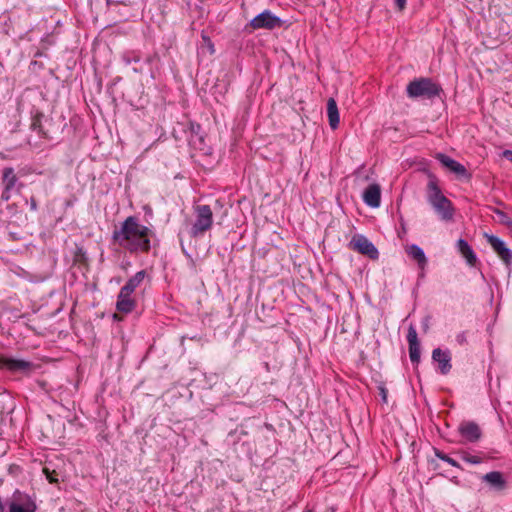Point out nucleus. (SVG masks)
<instances>
[{
    "label": "nucleus",
    "instance_id": "nucleus-24",
    "mask_svg": "<svg viewBox=\"0 0 512 512\" xmlns=\"http://www.w3.org/2000/svg\"><path fill=\"white\" fill-rule=\"evenodd\" d=\"M40 115L36 116L34 119H33V122L31 124V129L33 131H37V133L39 135H43L44 136V132L42 130V127H41V119H40Z\"/></svg>",
    "mask_w": 512,
    "mask_h": 512
},
{
    "label": "nucleus",
    "instance_id": "nucleus-21",
    "mask_svg": "<svg viewBox=\"0 0 512 512\" xmlns=\"http://www.w3.org/2000/svg\"><path fill=\"white\" fill-rule=\"evenodd\" d=\"M145 275L146 272L144 270L138 271L126 282V284L121 289H124L125 292L128 291L133 293L135 289L143 282Z\"/></svg>",
    "mask_w": 512,
    "mask_h": 512
},
{
    "label": "nucleus",
    "instance_id": "nucleus-9",
    "mask_svg": "<svg viewBox=\"0 0 512 512\" xmlns=\"http://www.w3.org/2000/svg\"><path fill=\"white\" fill-rule=\"evenodd\" d=\"M458 432L467 442L475 443L482 437L481 428L474 421H462L459 424Z\"/></svg>",
    "mask_w": 512,
    "mask_h": 512
},
{
    "label": "nucleus",
    "instance_id": "nucleus-18",
    "mask_svg": "<svg viewBox=\"0 0 512 512\" xmlns=\"http://www.w3.org/2000/svg\"><path fill=\"white\" fill-rule=\"evenodd\" d=\"M327 115L330 127L332 129H336L339 125L340 117L337 103L334 98H329L327 101Z\"/></svg>",
    "mask_w": 512,
    "mask_h": 512
},
{
    "label": "nucleus",
    "instance_id": "nucleus-30",
    "mask_svg": "<svg viewBox=\"0 0 512 512\" xmlns=\"http://www.w3.org/2000/svg\"><path fill=\"white\" fill-rule=\"evenodd\" d=\"M503 156L512 162V151L511 150H505L503 152Z\"/></svg>",
    "mask_w": 512,
    "mask_h": 512
},
{
    "label": "nucleus",
    "instance_id": "nucleus-17",
    "mask_svg": "<svg viewBox=\"0 0 512 512\" xmlns=\"http://www.w3.org/2000/svg\"><path fill=\"white\" fill-rule=\"evenodd\" d=\"M482 479L497 491H501L506 488V481L503 475L498 471L489 472L485 474Z\"/></svg>",
    "mask_w": 512,
    "mask_h": 512
},
{
    "label": "nucleus",
    "instance_id": "nucleus-20",
    "mask_svg": "<svg viewBox=\"0 0 512 512\" xmlns=\"http://www.w3.org/2000/svg\"><path fill=\"white\" fill-rule=\"evenodd\" d=\"M2 182L4 187L8 189H14L17 182L18 177L16 176L14 169L12 167H5L2 171Z\"/></svg>",
    "mask_w": 512,
    "mask_h": 512
},
{
    "label": "nucleus",
    "instance_id": "nucleus-15",
    "mask_svg": "<svg viewBox=\"0 0 512 512\" xmlns=\"http://www.w3.org/2000/svg\"><path fill=\"white\" fill-rule=\"evenodd\" d=\"M132 293L121 289L118 297L116 308L119 312L130 313L135 308V300L131 297Z\"/></svg>",
    "mask_w": 512,
    "mask_h": 512
},
{
    "label": "nucleus",
    "instance_id": "nucleus-26",
    "mask_svg": "<svg viewBox=\"0 0 512 512\" xmlns=\"http://www.w3.org/2000/svg\"><path fill=\"white\" fill-rule=\"evenodd\" d=\"M13 189H8L6 187H4L2 193H1V199L3 201H9L10 198H11V192H12Z\"/></svg>",
    "mask_w": 512,
    "mask_h": 512
},
{
    "label": "nucleus",
    "instance_id": "nucleus-13",
    "mask_svg": "<svg viewBox=\"0 0 512 512\" xmlns=\"http://www.w3.org/2000/svg\"><path fill=\"white\" fill-rule=\"evenodd\" d=\"M363 201L371 208H378L381 202V189L378 184L369 185L363 192Z\"/></svg>",
    "mask_w": 512,
    "mask_h": 512
},
{
    "label": "nucleus",
    "instance_id": "nucleus-33",
    "mask_svg": "<svg viewBox=\"0 0 512 512\" xmlns=\"http://www.w3.org/2000/svg\"><path fill=\"white\" fill-rule=\"evenodd\" d=\"M110 0H107V2L109 3Z\"/></svg>",
    "mask_w": 512,
    "mask_h": 512
},
{
    "label": "nucleus",
    "instance_id": "nucleus-29",
    "mask_svg": "<svg viewBox=\"0 0 512 512\" xmlns=\"http://www.w3.org/2000/svg\"><path fill=\"white\" fill-rule=\"evenodd\" d=\"M456 339H457V342L460 343V344H463V343L466 342V336H465L464 333L458 334Z\"/></svg>",
    "mask_w": 512,
    "mask_h": 512
},
{
    "label": "nucleus",
    "instance_id": "nucleus-5",
    "mask_svg": "<svg viewBox=\"0 0 512 512\" xmlns=\"http://www.w3.org/2000/svg\"><path fill=\"white\" fill-rule=\"evenodd\" d=\"M349 247L372 260H376L379 257V252L375 245L362 234L354 235L349 242Z\"/></svg>",
    "mask_w": 512,
    "mask_h": 512
},
{
    "label": "nucleus",
    "instance_id": "nucleus-28",
    "mask_svg": "<svg viewBox=\"0 0 512 512\" xmlns=\"http://www.w3.org/2000/svg\"><path fill=\"white\" fill-rule=\"evenodd\" d=\"M406 1L407 0H395L396 6L400 11H402L405 8Z\"/></svg>",
    "mask_w": 512,
    "mask_h": 512
},
{
    "label": "nucleus",
    "instance_id": "nucleus-4",
    "mask_svg": "<svg viewBox=\"0 0 512 512\" xmlns=\"http://www.w3.org/2000/svg\"><path fill=\"white\" fill-rule=\"evenodd\" d=\"M195 221L191 226L190 235L199 237L210 230L213 225V212L209 205H197L194 207Z\"/></svg>",
    "mask_w": 512,
    "mask_h": 512
},
{
    "label": "nucleus",
    "instance_id": "nucleus-27",
    "mask_svg": "<svg viewBox=\"0 0 512 512\" xmlns=\"http://www.w3.org/2000/svg\"><path fill=\"white\" fill-rule=\"evenodd\" d=\"M379 390H380V396H381V399L384 403L387 402V394H388V391L385 387L381 386L379 387Z\"/></svg>",
    "mask_w": 512,
    "mask_h": 512
},
{
    "label": "nucleus",
    "instance_id": "nucleus-14",
    "mask_svg": "<svg viewBox=\"0 0 512 512\" xmlns=\"http://www.w3.org/2000/svg\"><path fill=\"white\" fill-rule=\"evenodd\" d=\"M435 158L446 168H448L453 173L464 176L467 173L466 168L459 162L455 161L454 159L450 158L449 156L443 154V153H437Z\"/></svg>",
    "mask_w": 512,
    "mask_h": 512
},
{
    "label": "nucleus",
    "instance_id": "nucleus-23",
    "mask_svg": "<svg viewBox=\"0 0 512 512\" xmlns=\"http://www.w3.org/2000/svg\"><path fill=\"white\" fill-rule=\"evenodd\" d=\"M461 458H462V460H464L465 462L470 463V464H480L482 462L481 457L476 456V455H471L466 452H463L461 454Z\"/></svg>",
    "mask_w": 512,
    "mask_h": 512
},
{
    "label": "nucleus",
    "instance_id": "nucleus-11",
    "mask_svg": "<svg viewBox=\"0 0 512 512\" xmlns=\"http://www.w3.org/2000/svg\"><path fill=\"white\" fill-rule=\"evenodd\" d=\"M407 341L410 360L413 364H418L420 362V343L416 328L413 325H410L408 328Z\"/></svg>",
    "mask_w": 512,
    "mask_h": 512
},
{
    "label": "nucleus",
    "instance_id": "nucleus-12",
    "mask_svg": "<svg viewBox=\"0 0 512 512\" xmlns=\"http://www.w3.org/2000/svg\"><path fill=\"white\" fill-rule=\"evenodd\" d=\"M432 359L438 363L439 370L443 375H446L450 372L451 365V354L448 350H442L440 348H436L432 351Z\"/></svg>",
    "mask_w": 512,
    "mask_h": 512
},
{
    "label": "nucleus",
    "instance_id": "nucleus-31",
    "mask_svg": "<svg viewBox=\"0 0 512 512\" xmlns=\"http://www.w3.org/2000/svg\"><path fill=\"white\" fill-rule=\"evenodd\" d=\"M30 208L31 210L33 211H36L37 210V203H36V200L32 197L31 200H30Z\"/></svg>",
    "mask_w": 512,
    "mask_h": 512
},
{
    "label": "nucleus",
    "instance_id": "nucleus-32",
    "mask_svg": "<svg viewBox=\"0 0 512 512\" xmlns=\"http://www.w3.org/2000/svg\"><path fill=\"white\" fill-rule=\"evenodd\" d=\"M302 512H314V511L307 508V509H304Z\"/></svg>",
    "mask_w": 512,
    "mask_h": 512
},
{
    "label": "nucleus",
    "instance_id": "nucleus-2",
    "mask_svg": "<svg viewBox=\"0 0 512 512\" xmlns=\"http://www.w3.org/2000/svg\"><path fill=\"white\" fill-rule=\"evenodd\" d=\"M427 200L441 220H452L454 214L452 202L442 194L434 178L427 184Z\"/></svg>",
    "mask_w": 512,
    "mask_h": 512
},
{
    "label": "nucleus",
    "instance_id": "nucleus-19",
    "mask_svg": "<svg viewBox=\"0 0 512 512\" xmlns=\"http://www.w3.org/2000/svg\"><path fill=\"white\" fill-rule=\"evenodd\" d=\"M457 248L469 265H475L477 258L467 241L464 239H459L457 241Z\"/></svg>",
    "mask_w": 512,
    "mask_h": 512
},
{
    "label": "nucleus",
    "instance_id": "nucleus-7",
    "mask_svg": "<svg viewBox=\"0 0 512 512\" xmlns=\"http://www.w3.org/2000/svg\"><path fill=\"white\" fill-rule=\"evenodd\" d=\"M282 25V20L275 16L270 10H265L250 21L253 29H274Z\"/></svg>",
    "mask_w": 512,
    "mask_h": 512
},
{
    "label": "nucleus",
    "instance_id": "nucleus-1",
    "mask_svg": "<svg viewBox=\"0 0 512 512\" xmlns=\"http://www.w3.org/2000/svg\"><path fill=\"white\" fill-rule=\"evenodd\" d=\"M153 231L135 216L127 217L112 233V239L130 253H147L151 248Z\"/></svg>",
    "mask_w": 512,
    "mask_h": 512
},
{
    "label": "nucleus",
    "instance_id": "nucleus-22",
    "mask_svg": "<svg viewBox=\"0 0 512 512\" xmlns=\"http://www.w3.org/2000/svg\"><path fill=\"white\" fill-rule=\"evenodd\" d=\"M435 455H436L437 458L447 462L448 464H450V465H452L454 467L460 468V465H459V463L456 460H454L453 458L449 457L448 455H446L442 451H440L438 449H435Z\"/></svg>",
    "mask_w": 512,
    "mask_h": 512
},
{
    "label": "nucleus",
    "instance_id": "nucleus-25",
    "mask_svg": "<svg viewBox=\"0 0 512 512\" xmlns=\"http://www.w3.org/2000/svg\"><path fill=\"white\" fill-rule=\"evenodd\" d=\"M123 59H124V61L126 62V64H131L132 62L137 63V62H139V61H140V57H139V55L134 54V53H133L132 55H125V56L123 57Z\"/></svg>",
    "mask_w": 512,
    "mask_h": 512
},
{
    "label": "nucleus",
    "instance_id": "nucleus-8",
    "mask_svg": "<svg viewBox=\"0 0 512 512\" xmlns=\"http://www.w3.org/2000/svg\"><path fill=\"white\" fill-rule=\"evenodd\" d=\"M486 239L493 250L505 263L506 267L510 269L512 265V250L506 247L505 243L497 236L486 234Z\"/></svg>",
    "mask_w": 512,
    "mask_h": 512
},
{
    "label": "nucleus",
    "instance_id": "nucleus-3",
    "mask_svg": "<svg viewBox=\"0 0 512 512\" xmlns=\"http://www.w3.org/2000/svg\"><path fill=\"white\" fill-rule=\"evenodd\" d=\"M406 91L410 98H433L440 94L441 89L430 78H419L411 81L407 85Z\"/></svg>",
    "mask_w": 512,
    "mask_h": 512
},
{
    "label": "nucleus",
    "instance_id": "nucleus-10",
    "mask_svg": "<svg viewBox=\"0 0 512 512\" xmlns=\"http://www.w3.org/2000/svg\"><path fill=\"white\" fill-rule=\"evenodd\" d=\"M405 252L407 253V255L410 258H412L414 261L417 262V265L421 271L419 276L424 277L425 269L428 264V260L424 253V250L416 244H411V245L406 246Z\"/></svg>",
    "mask_w": 512,
    "mask_h": 512
},
{
    "label": "nucleus",
    "instance_id": "nucleus-16",
    "mask_svg": "<svg viewBox=\"0 0 512 512\" xmlns=\"http://www.w3.org/2000/svg\"><path fill=\"white\" fill-rule=\"evenodd\" d=\"M0 367L7 368L8 370L13 372L26 371L31 367V363L20 359L6 358L0 356Z\"/></svg>",
    "mask_w": 512,
    "mask_h": 512
},
{
    "label": "nucleus",
    "instance_id": "nucleus-6",
    "mask_svg": "<svg viewBox=\"0 0 512 512\" xmlns=\"http://www.w3.org/2000/svg\"><path fill=\"white\" fill-rule=\"evenodd\" d=\"M37 505L29 495L16 491L9 504V512H36Z\"/></svg>",
    "mask_w": 512,
    "mask_h": 512
}]
</instances>
